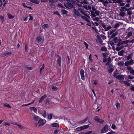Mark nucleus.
Returning <instances> with one entry per match:
<instances>
[{
	"label": "nucleus",
	"instance_id": "nucleus-39",
	"mask_svg": "<svg viewBox=\"0 0 134 134\" xmlns=\"http://www.w3.org/2000/svg\"><path fill=\"white\" fill-rule=\"evenodd\" d=\"M100 36L103 40H105L106 39V36L104 35L101 34L100 35Z\"/></svg>",
	"mask_w": 134,
	"mask_h": 134
},
{
	"label": "nucleus",
	"instance_id": "nucleus-30",
	"mask_svg": "<svg viewBox=\"0 0 134 134\" xmlns=\"http://www.w3.org/2000/svg\"><path fill=\"white\" fill-rule=\"evenodd\" d=\"M126 7L125 6L122 7L121 8V9H120V11L121 12H123L125 10Z\"/></svg>",
	"mask_w": 134,
	"mask_h": 134
},
{
	"label": "nucleus",
	"instance_id": "nucleus-52",
	"mask_svg": "<svg viewBox=\"0 0 134 134\" xmlns=\"http://www.w3.org/2000/svg\"><path fill=\"white\" fill-rule=\"evenodd\" d=\"M119 26V24L118 23H117L116 24H115L114 26V28H117Z\"/></svg>",
	"mask_w": 134,
	"mask_h": 134
},
{
	"label": "nucleus",
	"instance_id": "nucleus-58",
	"mask_svg": "<svg viewBox=\"0 0 134 134\" xmlns=\"http://www.w3.org/2000/svg\"><path fill=\"white\" fill-rule=\"evenodd\" d=\"M91 57H92V54H90L89 56V60L91 61V62H92L93 61L92 59L91 58Z\"/></svg>",
	"mask_w": 134,
	"mask_h": 134
},
{
	"label": "nucleus",
	"instance_id": "nucleus-7",
	"mask_svg": "<svg viewBox=\"0 0 134 134\" xmlns=\"http://www.w3.org/2000/svg\"><path fill=\"white\" fill-rule=\"evenodd\" d=\"M55 56L58 57L57 60V63L58 64L59 66L60 67L61 66V57L59 55L57 54L55 55Z\"/></svg>",
	"mask_w": 134,
	"mask_h": 134
},
{
	"label": "nucleus",
	"instance_id": "nucleus-23",
	"mask_svg": "<svg viewBox=\"0 0 134 134\" xmlns=\"http://www.w3.org/2000/svg\"><path fill=\"white\" fill-rule=\"evenodd\" d=\"M133 56L132 53H131L130 54H129L127 57V60H129L130 59H131L132 58V57Z\"/></svg>",
	"mask_w": 134,
	"mask_h": 134
},
{
	"label": "nucleus",
	"instance_id": "nucleus-33",
	"mask_svg": "<svg viewBox=\"0 0 134 134\" xmlns=\"http://www.w3.org/2000/svg\"><path fill=\"white\" fill-rule=\"evenodd\" d=\"M76 130L77 131H80L83 130V129H82V126H81L77 128Z\"/></svg>",
	"mask_w": 134,
	"mask_h": 134
},
{
	"label": "nucleus",
	"instance_id": "nucleus-25",
	"mask_svg": "<svg viewBox=\"0 0 134 134\" xmlns=\"http://www.w3.org/2000/svg\"><path fill=\"white\" fill-rule=\"evenodd\" d=\"M110 68V69L108 70V72L109 73H112L114 70V68Z\"/></svg>",
	"mask_w": 134,
	"mask_h": 134
},
{
	"label": "nucleus",
	"instance_id": "nucleus-38",
	"mask_svg": "<svg viewBox=\"0 0 134 134\" xmlns=\"http://www.w3.org/2000/svg\"><path fill=\"white\" fill-rule=\"evenodd\" d=\"M52 89L54 91L58 89L57 87L54 86H52Z\"/></svg>",
	"mask_w": 134,
	"mask_h": 134
},
{
	"label": "nucleus",
	"instance_id": "nucleus-31",
	"mask_svg": "<svg viewBox=\"0 0 134 134\" xmlns=\"http://www.w3.org/2000/svg\"><path fill=\"white\" fill-rule=\"evenodd\" d=\"M125 13L124 12H121L119 14V15L121 17H123L125 15Z\"/></svg>",
	"mask_w": 134,
	"mask_h": 134
},
{
	"label": "nucleus",
	"instance_id": "nucleus-41",
	"mask_svg": "<svg viewBox=\"0 0 134 134\" xmlns=\"http://www.w3.org/2000/svg\"><path fill=\"white\" fill-rule=\"evenodd\" d=\"M127 78L128 79L130 80L133 79H134V77L133 76H131L130 75H128L127 76Z\"/></svg>",
	"mask_w": 134,
	"mask_h": 134
},
{
	"label": "nucleus",
	"instance_id": "nucleus-48",
	"mask_svg": "<svg viewBox=\"0 0 134 134\" xmlns=\"http://www.w3.org/2000/svg\"><path fill=\"white\" fill-rule=\"evenodd\" d=\"M4 16L1 15L0 16V19L1 21H2V23L4 21Z\"/></svg>",
	"mask_w": 134,
	"mask_h": 134
},
{
	"label": "nucleus",
	"instance_id": "nucleus-3",
	"mask_svg": "<svg viewBox=\"0 0 134 134\" xmlns=\"http://www.w3.org/2000/svg\"><path fill=\"white\" fill-rule=\"evenodd\" d=\"M46 122V121L45 119H40L39 120L38 124H39V126H43Z\"/></svg>",
	"mask_w": 134,
	"mask_h": 134
},
{
	"label": "nucleus",
	"instance_id": "nucleus-35",
	"mask_svg": "<svg viewBox=\"0 0 134 134\" xmlns=\"http://www.w3.org/2000/svg\"><path fill=\"white\" fill-rule=\"evenodd\" d=\"M94 12V13L97 16H98L99 14V11L96 10Z\"/></svg>",
	"mask_w": 134,
	"mask_h": 134
},
{
	"label": "nucleus",
	"instance_id": "nucleus-36",
	"mask_svg": "<svg viewBox=\"0 0 134 134\" xmlns=\"http://www.w3.org/2000/svg\"><path fill=\"white\" fill-rule=\"evenodd\" d=\"M3 106L5 107L8 108H11V107L10 105L9 104H6L3 105Z\"/></svg>",
	"mask_w": 134,
	"mask_h": 134
},
{
	"label": "nucleus",
	"instance_id": "nucleus-20",
	"mask_svg": "<svg viewBox=\"0 0 134 134\" xmlns=\"http://www.w3.org/2000/svg\"><path fill=\"white\" fill-rule=\"evenodd\" d=\"M121 42V44H122L124 45L125 44H127L128 43H129V40H126V41H124Z\"/></svg>",
	"mask_w": 134,
	"mask_h": 134
},
{
	"label": "nucleus",
	"instance_id": "nucleus-51",
	"mask_svg": "<svg viewBox=\"0 0 134 134\" xmlns=\"http://www.w3.org/2000/svg\"><path fill=\"white\" fill-rule=\"evenodd\" d=\"M121 49L120 48V46H117L116 48V51H119L120 50H121Z\"/></svg>",
	"mask_w": 134,
	"mask_h": 134
},
{
	"label": "nucleus",
	"instance_id": "nucleus-28",
	"mask_svg": "<svg viewBox=\"0 0 134 134\" xmlns=\"http://www.w3.org/2000/svg\"><path fill=\"white\" fill-rule=\"evenodd\" d=\"M7 15L8 16V18L9 19H12L14 17V16H13L11 14L9 13H8L7 14Z\"/></svg>",
	"mask_w": 134,
	"mask_h": 134
},
{
	"label": "nucleus",
	"instance_id": "nucleus-54",
	"mask_svg": "<svg viewBox=\"0 0 134 134\" xmlns=\"http://www.w3.org/2000/svg\"><path fill=\"white\" fill-rule=\"evenodd\" d=\"M58 6L59 7H61L62 8H64L63 5L60 3H58Z\"/></svg>",
	"mask_w": 134,
	"mask_h": 134
},
{
	"label": "nucleus",
	"instance_id": "nucleus-50",
	"mask_svg": "<svg viewBox=\"0 0 134 134\" xmlns=\"http://www.w3.org/2000/svg\"><path fill=\"white\" fill-rule=\"evenodd\" d=\"M124 64V63L122 61L119 62L118 63V64L120 66H122Z\"/></svg>",
	"mask_w": 134,
	"mask_h": 134
},
{
	"label": "nucleus",
	"instance_id": "nucleus-55",
	"mask_svg": "<svg viewBox=\"0 0 134 134\" xmlns=\"http://www.w3.org/2000/svg\"><path fill=\"white\" fill-rule=\"evenodd\" d=\"M103 62L104 63H106L108 61V59L106 58H103Z\"/></svg>",
	"mask_w": 134,
	"mask_h": 134
},
{
	"label": "nucleus",
	"instance_id": "nucleus-26",
	"mask_svg": "<svg viewBox=\"0 0 134 134\" xmlns=\"http://www.w3.org/2000/svg\"><path fill=\"white\" fill-rule=\"evenodd\" d=\"M100 50L104 51H107V48L105 46H103L100 49Z\"/></svg>",
	"mask_w": 134,
	"mask_h": 134
},
{
	"label": "nucleus",
	"instance_id": "nucleus-11",
	"mask_svg": "<svg viewBox=\"0 0 134 134\" xmlns=\"http://www.w3.org/2000/svg\"><path fill=\"white\" fill-rule=\"evenodd\" d=\"M96 37L97 38V42H99L100 44H102L103 43V41L100 37L98 35Z\"/></svg>",
	"mask_w": 134,
	"mask_h": 134
},
{
	"label": "nucleus",
	"instance_id": "nucleus-2",
	"mask_svg": "<svg viewBox=\"0 0 134 134\" xmlns=\"http://www.w3.org/2000/svg\"><path fill=\"white\" fill-rule=\"evenodd\" d=\"M118 37H115L113 38L111 41H110V43L111 46H112L114 43H116L118 42Z\"/></svg>",
	"mask_w": 134,
	"mask_h": 134
},
{
	"label": "nucleus",
	"instance_id": "nucleus-12",
	"mask_svg": "<svg viewBox=\"0 0 134 134\" xmlns=\"http://www.w3.org/2000/svg\"><path fill=\"white\" fill-rule=\"evenodd\" d=\"M116 31V29H112L110 30L108 32V34L109 36L111 35L113 33Z\"/></svg>",
	"mask_w": 134,
	"mask_h": 134
},
{
	"label": "nucleus",
	"instance_id": "nucleus-43",
	"mask_svg": "<svg viewBox=\"0 0 134 134\" xmlns=\"http://www.w3.org/2000/svg\"><path fill=\"white\" fill-rule=\"evenodd\" d=\"M111 63L110 62H109L108 61L106 63V65H108L109 66V67H110L111 66L110 64V63Z\"/></svg>",
	"mask_w": 134,
	"mask_h": 134
},
{
	"label": "nucleus",
	"instance_id": "nucleus-53",
	"mask_svg": "<svg viewBox=\"0 0 134 134\" xmlns=\"http://www.w3.org/2000/svg\"><path fill=\"white\" fill-rule=\"evenodd\" d=\"M118 70H116L115 71V72L113 73V76L114 77H116V75L117 74L116 73L117 72Z\"/></svg>",
	"mask_w": 134,
	"mask_h": 134
},
{
	"label": "nucleus",
	"instance_id": "nucleus-1",
	"mask_svg": "<svg viewBox=\"0 0 134 134\" xmlns=\"http://www.w3.org/2000/svg\"><path fill=\"white\" fill-rule=\"evenodd\" d=\"M76 2L72 0H68V6L71 8L75 9L74 5L76 4Z\"/></svg>",
	"mask_w": 134,
	"mask_h": 134
},
{
	"label": "nucleus",
	"instance_id": "nucleus-49",
	"mask_svg": "<svg viewBox=\"0 0 134 134\" xmlns=\"http://www.w3.org/2000/svg\"><path fill=\"white\" fill-rule=\"evenodd\" d=\"M84 45H85V46H86V49H88V44H87V43L86 42H84Z\"/></svg>",
	"mask_w": 134,
	"mask_h": 134
},
{
	"label": "nucleus",
	"instance_id": "nucleus-47",
	"mask_svg": "<svg viewBox=\"0 0 134 134\" xmlns=\"http://www.w3.org/2000/svg\"><path fill=\"white\" fill-rule=\"evenodd\" d=\"M111 28V26H108L106 27V28L105 29V30L106 31H108L109 30V29H110Z\"/></svg>",
	"mask_w": 134,
	"mask_h": 134
},
{
	"label": "nucleus",
	"instance_id": "nucleus-9",
	"mask_svg": "<svg viewBox=\"0 0 134 134\" xmlns=\"http://www.w3.org/2000/svg\"><path fill=\"white\" fill-rule=\"evenodd\" d=\"M116 78L118 79L119 80H123L124 79V76L123 75H120L117 76L116 77Z\"/></svg>",
	"mask_w": 134,
	"mask_h": 134
},
{
	"label": "nucleus",
	"instance_id": "nucleus-62",
	"mask_svg": "<svg viewBox=\"0 0 134 134\" xmlns=\"http://www.w3.org/2000/svg\"><path fill=\"white\" fill-rule=\"evenodd\" d=\"M119 5L120 6L123 7V6L125 5V3H120Z\"/></svg>",
	"mask_w": 134,
	"mask_h": 134
},
{
	"label": "nucleus",
	"instance_id": "nucleus-10",
	"mask_svg": "<svg viewBox=\"0 0 134 134\" xmlns=\"http://www.w3.org/2000/svg\"><path fill=\"white\" fill-rule=\"evenodd\" d=\"M74 14L78 16H80L81 15V14L78 12L77 10L76 9H74L73 10Z\"/></svg>",
	"mask_w": 134,
	"mask_h": 134
},
{
	"label": "nucleus",
	"instance_id": "nucleus-6",
	"mask_svg": "<svg viewBox=\"0 0 134 134\" xmlns=\"http://www.w3.org/2000/svg\"><path fill=\"white\" fill-rule=\"evenodd\" d=\"M80 72L81 79L82 80H85V76L84 70L83 69H81L80 70Z\"/></svg>",
	"mask_w": 134,
	"mask_h": 134
},
{
	"label": "nucleus",
	"instance_id": "nucleus-29",
	"mask_svg": "<svg viewBox=\"0 0 134 134\" xmlns=\"http://www.w3.org/2000/svg\"><path fill=\"white\" fill-rule=\"evenodd\" d=\"M90 12L91 13V16L93 17H96V15L94 13V12L92 10H91Z\"/></svg>",
	"mask_w": 134,
	"mask_h": 134
},
{
	"label": "nucleus",
	"instance_id": "nucleus-64",
	"mask_svg": "<svg viewBox=\"0 0 134 134\" xmlns=\"http://www.w3.org/2000/svg\"><path fill=\"white\" fill-rule=\"evenodd\" d=\"M130 71L131 73L134 75V70L132 69Z\"/></svg>",
	"mask_w": 134,
	"mask_h": 134
},
{
	"label": "nucleus",
	"instance_id": "nucleus-63",
	"mask_svg": "<svg viewBox=\"0 0 134 134\" xmlns=\"http://www.w3.org/2000/svg\"><path fill=\"white\" fill-rule=\"evenodd\" d=\"M92 131H89L85 133H84V134H90L92 133Z\"/></svg>",
	"mask_w": 134,
	"mask_h": 134
},
{
	"label": "nucleus",
	"instance_id": "nucleus-59",
	"mask_svg": "<svg viewBox=\"0 0 134 134\" xmlns=\"http://www.w3.org/2000/svg\"><path fill=\"white\" fill-rule=\"evenodd\" d=\"M46 102L47 103L49 104L50 103V100L49 98H47L46 100Z\"/></svg>",
	"mask_w": 134,
	"mask_h": 134
},
{
	"label": "nucleus",
	"instance_id": "nucleus-8",
	"mask_svg": "<svg viewBox=\"0 0 134 134\" xmlns=\"http://www.w3.org/2000/svg\"><path fill=\"white\" fill-rule=\"evenodd\" d=\"M133 61L132 59H130L129 61H127L125 63V65L126 66H127L133 64Z\"/></svg>",
	"mask_w": 134,
	"mask_h": 134
},
{
	"label": "nucleus",
	"instance_id": "nucleus-17",
	"mask_svg": "<svg viewBox=\"0 0 134 134\" xmlns=\"http://www.w3.org/2000/svg\"><path fill=\"white\" fill-rule=\"evenodd\" d=\"M34 119L35 121H38L40 119V118L38 116L35 115L34 117Z\"/></svg>",
	"mask_w": 134,
	"mask_h": 134
},
{
	"label": "nucleus",
	"instance_id": "nucleus-57",
	"mask_svg": "<svg viewBox=\"0 0 134 134\" xmlns=\"http://www.w3.org/2000/svg\"><path fill=\"white\" fill-rule=\"evenodd\" d=\"M49 2H55L58 1V0H49Z\"/></svg>",
	"mask_w": 134,
	"mask_h": 134
},
{
	"label": "nucleus",
	"instance_id": "nucleus-13",
	"mask_svg": "<svg viewBox=\"0 0 134 134\" xmlns=\"http://www.w3.org/2000/svg\"><path fill=\"white\" fill-rule=\"evenodd\" d=\"M47 96L46 94H44L43 96H42L41 98H40L39 101V103H41L42 102L43 100L46 98Z\"/></svg>",
	"mask_w": 134,
	"mask_h": 134
},
{
	"label": "nucleus",
	"instance_id": "nucleus-4",
	"mask_svg": "<svg viewBox=\"0 0 134 134\" xmlns=\"http://www.w3.org/2000/svg\"><path fill=\"white\" fill-rule=\"evenodd\" d=\"M94 119L96 121L100 124H102L104 122V120L100 119L97 116H96L94 117Z\"/></svg>",
	"mask_w": 134,
	"mask_h": 134
},
{
	"label": "nucleus",
	"instance_id": "nucleus-24",
	"mask_svg": "<svg viewBox=\"0 0 134 134\" xmlns=\"http://www.w3.org/2000/svg\"><path fill=\"white\" fill-rule=\"evenodd\" d=\"M52 126L58 127H59V124L57 123H54L51 124Z\"/></svg>",
	"mask_w": 134,
	"mask_h": 134
},
{
	"label": "nucleus",
	"instance_id": "nucleus-14",
	"mask_svg": "<svg viewBox=\"0 0 134 134\" xmlns=\"http://www.w3.org/2000/svg\"><path fill=\"white\" fill-rule=\"evenodd\" d=\"M120 82L121 83H124L125 85L127 86H130V83H129L128 82H127L126 81H120Z\"/></svg>",
	"mask_w": 134,
	"mask_h": 134
},
{
	"label": "nucleus",
	"instance_id": "nucleus-42",
	"mask_svg": "<svg viewBox=\"0 0 134 134\" xmlns=\"http://www.w3.org/2000/svg\"><path fill=\"white\" fill-rule=\"evenodd\" d=\"M116 106L117 109H119L120 107V103L118 102L116 103Z\"/></svg>",
	"mask_w": 134,
	"mask_h": 134
},
{
	"label": "nucleus",
	"instance_id": "nucleus-60",
	"mask_svg": "<svg viewBox=\"0 0 134 134\" xmlns=\"http://www.w3.org/2000/svg\"><path fill=\"white\" fill-rule=\"evenodd\" d=\"M127 70L129 71H130L132 69L131 67L130 66H127Z\"/></svg>",
	"mask_w": 134,
	"mask_h": 134
},
{
	"label": "nucleus",
	"instance_id": "nucleus-22",
	"mask_svg": "<svg viewBox=\"0 0 134 134\" xmlns=\"http://www.w3.org/2000/svg\"><path fill=\"white\" fill-rule=\"evenodd\" d=\"M48 117V119L49 120H51L52 119V116H53V114L52 113H50V114H47Z\"/></svg>",
	"mask_w": 134,
	"mask_h": 134
},
{
	"label": "nucleus",
	"instance_id": "nucleus-27",
	"mask_svg": "<svg viewBox=\"0 0 134 134\" xmlns=\"http://www.w3.org/2000/svg\"><path fill=\"white\" fill-rule=\"evenodd\" d=\"M30 109L31 110H34L35 112L36 113L37 111V110L36 108H35L34 107H30Z\"/></svg>",
	"mask_w": 134,
	"mask_h": 134
},
{
	"label": "nucleus",
	"instance_id": "nucleus-44",
	"mask_svg": "<svg viewBox=\"0 0 134 134\" xmlns=\"http://www.w3.org/2000/svg\"><path fill=\"white\" fill-rule=\"evenodd\" d=\"M44 64H43L41 68L40 69V74H41V71L42 70H43L44 69Z\"/></svg>",
	"mask_w": 134,
	"mask_h": 134
},
{
	"label": "nucleus",
	"instance_id": "nucleus-34",
	"mask_svg": "<svg viewBox=\"0 0 134 134\" xmlns=\"http://www.w3.org/2000/svg\"><path fill=\"white\" fill-rule=\"evenodd\" d=\"M132 33L131 31H130V32H129L127 34V36H128V38L131 36L132 35Z\"/></svg>",
	"mask_w": 134,
	"mask_h": 134
},
{
	"label": "nucleus",
	"instance_id": "nucleus-18",
	"mask_svg": "<svg viewBox=\"0 0 134 134\" xmlns=\"http://www.w3.org/2000/svg\"><path fill=\"white\" fill-rule=\"evenodd\" d=\"M78 10H79L83 14L84 13H85V10L81 8H78Z\"/></svg>",
	"mask_w": 134,
	"mask_h": 134
},
{
	"label": "nucleus",
	"instance_id": "nucleus-15",
	"mask_svg": "<svg viewBox=\"0 0 134 134\" xmlns=\"http://www.w3.org/2000/svg\"><path fill=\"white\" fill-rule=\"evenodd\" d=\"M118 34V32H116L113 33L111 35V36H109V37H110V39H111L114 37H115Z\"/></svg>",
	"mask_w": 134,
	"mask_h": 134
},
{
	"label": "nucleus",
	"instance_id": "nucleus-37",
	"mask_svg": "<svg viewBox=\"0 0 134 134\" xmlns=\"http://www.w3.org/2000/svg\"><path fill=\"white\" fill-rule=\"evenodd\" d=\"M50 5L52 8H55V5L53 3H50Z\"/></svg>",
	"mask_w": 134,
	"mask_h": 134
},
{
	"label": "nucleus",
	"instance_id": "nucleus-19",
	"mask_svg": "<svg viewBox=\"0 0 134 134\" xmlns=\"http://www.w3.org/2000/svg\"><path fill=\"white\" fill-rule=\"evenodd\" d=\"M124 53V50H122L118 52V55L120 56H122L123 55V53Z\"/></svg>",
	"mask_w": 134,
	"mask_h": 134
},
{
	"label": "nucleus",
	"instance_id": "nucleus-32",
	"mask_svg": "<svg viewBox=\"0 0 134 134\" xmlns=\"http://www.w3.org/2000/svg\"><path fill=\"white\" fill-rule=\"evenodd\" d=\"M82 129H83V130L84 129H87V128H88V127H89V125H84V126H82Z\"/></svg>",
	"mask_w": 134,
	"mask_h": 134
},
{
	"label": "nucleus",
	"instance_id": "nucleus-21",
	"mask_svg": "<svg viewBox=\"0 0 134 134\" xmlns=\"http://www.w3.org/2000/svg\"><path fill=\"white\" fill-rule=\"evenodd\" d=\"M42 40V37L41 36H39L37 38V40L38 42H40Z\"/></svg>",
	"mask_w": 134,
	"mask_h": 134
},
{
	"label": "nucleus",
	"instance_id": "nucleus-45",
	"mask_svg": "<svg viewBox=\"0 0 134 134\" xmlns=\"http://www.w3.org/2000/svg\"><path fill=\"white\" fill-rule=\"evenodd\" d=\"M42 27L43 28L46 27L47 28H48L49 27V25L48 24H45L43 25Z\"/></svg>",
	"mask_w": 134,
	"mask_h": 134
},
{
	"label": "nucleus",
	"instance_id": "nucleus-61",
	"mask_svg": "<svg viewBox=\"0 0 134 134\" xmlns=\"http://www.w3.org/2000/svg\"><path fill=\"white\" fill-rule=\"evenodd\" d=\"M122 44H121V42H120V41H119L118 42V43L117 45L118 46H121V45Z\"/></svg>",
	"mask_w": 134,
	"mask_h": 134
},
{
	"label": "nucleus",
	"instance_id": "nucleus-40",
	"mask_svg": "<svg viewBox=\"0 0 134 134\" xmlns=\"http://www.w3.org/2000/svg\"><path fill=\"white\" fill-rule=\"evenodd\" d=\"M62 12L64 14H67V11L63 9L61 10Z\"/></svg>",
	"mask_w": 134,
	"mask_h": 134
},
{
	"label": "nucleus",
	"instance_id": "nucleus-56",
	"mask_svg": "<svg viewBox=\"0 0 134 134\" xmlns=\"http://www.w3.org/2000/svg\"><path fill=\"white\" fill-rule=\"evenodd\" d=\"M27 70H31L32 69V68L30 67L26 66L25 67Z\"/></svg>",
	"mask_w": 134,
	"mask_h": 134
},
{
	"label": "nucleus",
	"instance_id": "nucleus-16",
	"mask_svg": "<svg viewBox=\"0 0 134 134\" xmlns=\"http://www.w3.org/2000/svg\"><path fill=\"white\" fill-rule=\"evenodd\" d=\"M80 16L82 19L85 20V21H87L88 23L90 22V20L86 16L82 15H81Z\"/></svg>",
	"mask_w": 134,
	"mask_h": 134
},
{
	"label": "nucleus",
	"instance_id": "nucleus-46",
	"mask_svg": "<svg viewBox=\"0 0 134 134\" xmlns=\"http://www.w3.org/2000/svg\"><path fill=\"white\" fill-rule=\"evenodd\" d=\"M42 115L44 118H46V111L45 110H44V113L42 114Z\"/></svg>",
	"mask_w": 134,
	"mask_h": 134
},
{
	"label": "nucleus",
	"instance_id": "nucleus-5",
	"mask_svg": "<svg viewBox=\"0 0 134 134\" xmlns=\"http://www.w3.org/2000/svg\"><path fill=\"white\" fill-rule=\"evenodd\" d=\"M108 126L107 125H105L104 127L101 130V133H105L108 131Z\"/></svg>",
	"mask_w": 134,
	"mask_h": 134
}]
</instances>
